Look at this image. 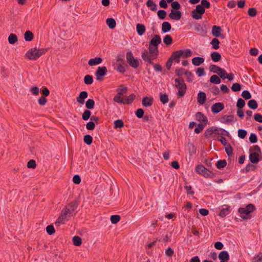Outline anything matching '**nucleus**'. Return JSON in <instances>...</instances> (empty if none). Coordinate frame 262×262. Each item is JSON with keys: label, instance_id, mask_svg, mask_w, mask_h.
<instances>
[{"label": "nucleus", "instance_id": "56", "mask_svg": "<svg viewBox=\"0 0 262 262\" xmlns=\"http://www.w3.org/2000/svg\"><path fill=\"white\" fill-rule=\"evenodd\" d=\"M83 141L85 144L90 145L93 142V138L90 135H85L83 138Z\"/></svg>", "mask_w": 262, "mask_h": 262}, {"label": "nucleus", "instance_id": "48", "mask_svg": "<svg viewBox=\"0 0 262 262\" xmlns=\"http://www.w3.org/2000/svg\"><path fill=\"white\" fill-rule=\"evenodd\" d=\"M160 101L163 104H166L169 101L168 95L166 94H162V93H160Z\"/></svg>", "mask_w": 262, "mask_h": 262}, {"label": "nucleus", "instance_id": "33", "mask_svg": "<svg viewBox=\"0 0 262 262\" xmlns=\"http://www.w3.org/2000/svg\"><path fill=\"white\" fill-rule=\"evenodd\" d=\"M257 168L256 165L249 163L242 170L243 172L247 173L250 171H254Z\"/></svg>", "mask_w": 262, "mask_h": 262}, {"label": "nucleus", "instance_id": "11", "mask_svg": "<svg viewBox=\"0 0 262 262\" xmlns=\"http://www.w3.org/2000/svg\"><path fill=\"white\" fill-rule=\"evenodd\" d=\"M224 104L222 102H216L213 104L211 107L212 112L214 114H217L224 108Z\"/></svg>", "mask_w": 262, "mask_h": 262}, {"label": "nucleus", "instance_id": "29", "mask_svg": "<svg viewBox=\"0 0 262 262\" xmlns=\"http://www.w3.org/2000/svg\"><path fill=\"white\" fill-rule=\"evenodd\" d=\"M200 8L202 7L201 8L205 12V9H208L210 7V3L207 0H202L201 1V4L197 5Z\"/></svg>", "mask_w": 262, "mask_h": 262}, {"label": "nucleus", "instance_id": "36", "mask_svg": "<svg viewBox=\"0 0 262 262\" xmlns=\"http://www.w3.org/2000/svg\"><path fill=\"white\" fill-rule=\"evenodd\" d=\"M216 130H217V127H213V126H212V127H210L208 128H207L205 133H204V136L206 138H208L209 137H210V136L212 135V134L214 132H215Z\"/></svg>", "mask_w": 262, "mask_h": 262}, {"label": "nucleus", "instance_id": "10", "mask_svg": "<svg viewBox=\"0 0 262 262\" xmlns=\"http://www.w3.org/2000/svg\"><path fill=\"white\" fill-rule=\"evenodd\" d=\"M222 29L221 27L214 25L212 28V34L215 37H221L224 38L225 36L223 34L221 33Z\"/></svg>", "mask_w": 262, "mask_h": 262}, {"label": "nucleus", "instance_id": "28", "mask_svg": "<svg viewBox=\"0 0 262 262\" xmlns=\"http://www.w3.org/2000/svg\"><path fill=\"white\" fill-rule=\"evenodd\" d=\"M204 62V59L203 57H195L192 59V63L195 66H199Z\"/></svg>", "mask_w": 262, "mask_h": 262}, {"label": "nucleus", "instance_id": "19", "mask_svg": "<svg viewBox=\"0 0 262 262\" xmlns=\"http://www.w3.org/2000/svg\"><path fill=\"white\" fill-rule=\"evenodd\" d=\"M219 258L222 261H228L230 259V256L227 251H222L219 254Z\"/></svg>", "mask_w": 262, "mask_h": 262}, {"label": "nucleus", "instance_id": "60", "mask_svg": "<svg viewBox=\"0 0 262 262\" xmlns=\"http://www.w3.org/2000/svg\"><path fill=\"white\" fill-rule=\"evenodd\" d=\"M245 105V101L242 98H239L236 103L237 109H242Z\"/></svg>", "mask_w": 262, "mask_h": 262}, {"label": "nucleus", "instance_id": "5", "mask_svg": "<svg viewBox=\"0 0 262 262\" xmlns=\"http://www.w3.org/2000/svg\"><path fill=\"white\" fill-rule=\"evenodd\" d=\"M107 73V69L106 67H98L95 73L97 80L100 81H102L104 79V77L106 75Z\"/></svg>", "mask_w": 262, "mask_h": 262}, {"label": "nucleus", "instance_id": "52", "mask_svg": "<svg viewBox=\"0 0 262 262\" xmlns=\"http://www.w3.org/2000/svg\"><path fill=\"white\" fill-rule=\"evenodd\" d=\"M184 74L186 76V80L187 82H191L193 81L194 76L191 72L186 70L185 71Z\"/></svg>", "mask_w": 262, "mask_h": 262}, {"label": "nucleus", "instance_id": "2", "mask_svg": "<svg viewBox=\"0 0 262 262\" xmlns=\"http://www.w3.org/2000/svg\"><path fill=\"white\" fill-rule=\"evenodd\" d=\"M174 81V86L178 90V96L180 98L183 97L185 95L187 90V85L185 83L184 78L183 77L176 78Z\"/></svg>", "mask_w": 262, "mask_h": 262}, {"label": "nucleus", "instance_id": "50", "mask_svg": "<svg viewBox=\"0 0 262 262\" xmlns=\"http://www.w3.org/2000/svg\"><path fill=\"white\" fill-rule=\"evenodd\" d=\"M73 245L76 246H79L82 244L81 238L78 236H74L72 239Z\"/></svg>", "mask_w": 262, "mask_h": 262}, {"label": "nucleus", "instance_id": "51", "mask_svg": "<svg viewBox=\"0 0 262 262\" xmlns=\"http://www.w3.org/2000/svg\"><path fill=\"white\" fill-rule=\"evenodd\" d=\"M95 105V101L92 99H88L85 103V107L88 110L93 109Z\"/></svg>", "mask_w": 262, "mask_h": 262}, {"label": "nucleus", "instance_id": "6", "mask_svg": "<svg viewBox=\"0 0 262 262\" xmlns=\"http://www.w3.org/2000/svg\"><path fill=\"white\" fill-rule=\"evenodd\" d=\"M126 60L127 63L132 68L136 69L139 66V61L134 57L133 54L131 52H128L126 53Z\"/></svg>", "mask_w": 262, "mask_h": 262}, {"label": "nucleus", "instance_id": "58", "mask_svg": "<svg viewBox=\"0 0 262 262\" xmlns=\"http://www.w3.org/2000/svg\"><path fill=\"white\" fill-rule=\"evenodd\" d=\"M171 10L179 11L181 9V6L180 3L178 1H174L171 4Z\"/></svg>", "mask_w": 262, "mask_h": 262}, {"label": "nucleus", "instance_id": "38", "mask_svg": "<svg viewBox=\"0 0 262 262\" xmlns=\"http://www.w3.org/2000/svg\"><path fill=\"white\" fill-rule=\"evenodd\" d=\"M106 23L108 27L111 29H114L116 26L115 20L113 18H108L106 20Z\"/></svg>", "mask_w": 262, "mask_h": 262}, {"label": "nucleus", "instance_id": "26", "mask_svg": "<svg viewBox=\"0 0 262 262\" xmlns=\"http://www.w3.org/2000/svg\"><path fill=\"white\" fill-rule=\"evenodd\" d=\"M178 51L179 53L181 52V57L183 58H188L191 56L192 54V52L189 49H187L186 50H180Z\"/></svg>", "mask_w": 262, "mask_h": 262}, {"label": "nucleus", "instance_id": "17", "mask_svg": "<svg viewBox=\"0 0 262 262\" xmlns=\"http://www.w3.org/2000/svg\"><path fill=\"white\" fill-rule=\"evenodd\" d=\"M117 61H121V62L119 63L117 66V71L121 73H124L126 71L125 67H127V66L126 64H124V60L123 59L118 58Z\"/></svg>", "mask_w": 262, "mask_h": 262}, {"label": "nucleus", "instance_id": "54", "mask_svg": "<svg viewBox=\"0 0 262 262\" xmlns=\"http://www.w3.org/2000/svg\"><path fill=\"white\" fill-rule=\"evenodd\" d=\"M91 117V112L88 110H85L82 115V118L83 120H88Z\"/></svg>", "mask_w": 262, "mask_h": 262}, {"label": "nucleus", "instance_id": "45", "mask_svg": "<svg viewBox=\"0 0 262 262\" xmlns=\"http://www.w3.org/2000/svg\"><path fill=\"white\" fill-rule=\"evenodd\" d=\"M227 165V162L226 160H220L217 161L215 164L216 167L218 169H221L224 168Z\"/></svg>", "mask_w": 262, "mask_h": 262}, {"label": "nucleus", "instance_id": "55", "mask_svg": "<svg viewBox=\"0 0 262 262\" xmlns=\"http://www.w3.org/2000/svg\"><path fill=\"white\" fill-rule=\"evenodd\" d=\"M120 216L118 214L112 215L111 216L110 220L111 223L113 224H116L119 222L120 220Z\"/></svg>", "mask_w": 262, "mask_h": 262}, {"label": "nucleus", "instance_id": "30", "mask_svg": "<svg viewBox=\"0 0 262 262\" xmlns=\"http://www.w3.org/2000/svg\"><path fill=\"white\" fill-rule=\"evenodd\" d=\"M187 150L190 156L196 153V148L192 143H188L187 145Z\"/></svg>", "mask_w": 262, "mask_h": 262}, {"label": "nucleus", "instance_id": "7", "mask_svg": "<svg viewBox=\"0 0 262 262\" xmlns=\"http://www.w3.org/2000/svg\"><path fill=\"white\" fill-rule=\"evenodd\" d=\"M196 5L195 9H193L191 11V16L192 17L196 20H199L202 18L203 14L205 13V11Z\"/></svg>", "mask_w": 262, "mask_h": 262}, {"label": "nucleus", "instance_id": "39", "mask_svg": "<svg viewBox=\"0 0 262 262\" xmlns=\"http://www.w3.org/2000/svg\"><path fill=\"white\" fill-rule=\"evenodd\" d=\"M211 59L214 62H218L221 59V54L217 52H213L211 54Z\"/></svg>", "mask_w": 262, "mask_h": 262}, {"label": "nucleus", "instance_id": "18", "mask_svg": "<svg viewBox=\"0 0 262 262\" xmlns=\"http://www.w3.org/2000/svg\"><path fill=\"white\" fill-rule=\"evenodd\" d=\"M103 59L100 57H97L94 58H91L88 61V64L90 66H94L100 64Z\"/></svg>", "mask_w": 262, "mask_h": 262}, {"label": "nucleus", "instance_id": "43", "mask_svg": "<svg viewBox=\"0 0 262 262\" xmlns=\"http://www.w3.org/2000/svg\"><path fill=\"white\" fill-rule=\"evenodd\" d=\"M220 42L216 37L213 38L210 42V44L212 45V48L214 50H217L220 48Z\"/></svg>", "mask_w": 262, "mask_h": 262}, {"label": "nucleus", "instance_id": "31", "mask_svg": "<svg viewBox=\"0 0 262 262\" xmlns=\"http://www.w3.org/2000/svg\"><path fill=\"white\" fill-rule=\"evenodd\" d=\"M145 27L144 25L141 24H138L137 25L136 31L140 36L142 35L145 33Z\"/></svg>", "mask_w": 262, "mask_h": 262}, {"label": "nucleus", "instance_id": "20", "mask_svg": "<svg viewBox=\"0 0 262 262\" xmlns=\"http://www.w3.org/2000/svg\"><path fill=\"white\" fill-rule=\"evenodd\" d=\"M259 154L256 152H253L250 154L249 159L251 163L256 164L259 161Z\"/></svg>", "mask_w": 262, "mask_h": 262}, {"label": "nucleus", "instance_id": "63", "mask_svg": "<svg viewBox=\"0 0 262 262\" xmlns=\"http://www.w3.org/2000/svg\"><path fill=\"white\" fill-rule=\"evenodd\" d=\"M46 231L49 235H52L55 232V230L53 225H50L46 227Z\"/></svg>", "mask_w": 262, "mask_h": 262}, {"label": "nucleus", "instance_id": "59", "mask_svg": "<svg viewBox=\"0 0 262 262\" xmlns=\"http://www.w3.org/2000/svg\"><path fill=\"white\" fill-rule=\"evenodd\" d=\"M247 132L246 130L243 129H239L237 131L238 137L240 138L244 139L247 136Z\"/></svg>", "mask_w": 262, "mask_h": 262}, {"label": "nucleus", "instance_id": "16", "mask_svg": "<svg viewBox=\"0 0 262 262\" xmlns=\"http://www.w3.org/2000/svg\"><path fill=\"white\" fill-rule=\"evenodd\" d=\"M161 42V38L159 35H155L154 37L149 41V46L158 47Z\"/></svg>", "mask_w": 262, "mask_h": 262}, {"label": "nucleus", "instance_id": "22", "mask_svg": "<svg viewBox=\"0 0 262 262\" xmlns=\"http://www.w3.org/2000/svg\"><path fill=\"white\" fill-rule=\"evenodd\" d=\"M198 102L200 104H203L206 101V95L205 92H200L198 94Z\"/></svg>", "mask_w": 262, "mask_h": 262}, {"label": "nucleus", "instance_id": "47", "mask_svg": "<svg viewBox=\"0 0 262 262\" xmlns=\"http://www.w3.org/2000/svg\"><path fill=\"white\" fill-rule=\"evenodd\" d=\"M8 41L9 43L13 45L17 41V37L16 35L11 33L8 37Z\"/></svg>", "mask_w": 262, "mask_h": 262}, {"label": "nucleus", "instance_id": "4", "mask_svg": "<svg viewBox=\"0 0 262 262\" xmlns=\"http://www.w3.org/2000/svg\"><path fill=\"white\" fill-rule=\"evenodd\" d=\"M147 54V56L150 59H155L159 55L158 47L149 46L148 51L145 49L141 54V57L143 54Z\"/></svg>", "mask_w": 262, "mask_h": 262}, {"label": "nucleus", "instance_id": "13", "mask_svg": "<svg viewBox=\"0 0 262 262\" xmlns=\"http://www.w3.org/2000/svg\"><path fill=\"white\" fill-rule=\"evenodd\" d=\"M169 17L173 20H180L182 17V13L180 11L171 10V12L168 14Z\"/></svg>", "mask_w": 262, "mask_h": 262}, {"label": "nucleus", "instance_id": "12", "mask_svg": "<svg viewBox=\"0 0 262 262\" xmlns=\"http://www.w3.org/2000/svg\"><path fill=\"white\" fill-rule=\"evenodd\" d=\"M195 118L196 120L201 122V123L204 124L205 125H207L209 123L207 117L202 112H197L195 114Z\"/></svg>", "mask_w": 262, "mask_h": 262}, {"label": "nucleus", "instance_id": "25", "mask_svg": "<svg viewBox=\"0 0 262 262\" xmlns=\"http://www.w3.org/2000/svg\"><path fill=\"white\" fill-rule=\"evenodd\" d=\"M78 206V203L76 201H73L69 203L68 206L66 207H68V209L69 210L70 213H72L73 211L77 209Z\"/></svg>", "mask_w": 262, "mask_h": 262}, {"label": "nucleus", "instance_id": "35", "mask_svg": "<svg viewBox=\"0 0 262 262\" xmlns=\"http://www.w3.org/2000/svg\"><path fill=\"white\" fill-rule=\"evenodd\" d=\"M24 38L26 41H31L34 38V34L30 31H27L24 34Z\"/></svg>", "mask_w": 262, "mask_h": 262}, {"label": "nucleus", "instance_id": "64", "mask_svg": "<svg viewBox=\"0 0 262 262\" xmlns=\"http://www.w3.org/2000/svg\"><path fill=\"white\" fill-rule=\"evenodd\" d=\"M252 262H262V253L259 252L253 258Z\"/></svg>", "mask_w": 262, "mask_h": 262}, {"label": "nucleus", "instance_id": "27", "mask_svg": "<svg viewBox=\"0 0 262 262\" xmlns=\"http://www.w3.org/2000/svg\"><path fill=\"white\" fill-rule=\"evenodd\" d=\"M147 7L150 8L152 11H156L157 10V5L153 0H147L146 3Z\"/></svg>", "mask_w": 262, "mask_h": 262}, {"label": "nucleus", "instance_id": "34", "mask_svg": "<svg viewBox=\"0 0 262 262\" xmlns=\"http://www.w3.org/2000/svg\"><path fill=\"white\" fill-rule=\"evenodd\" d=\"M71 213H70L69 209H68L67 207H64V208L62 210V212L60 214V216L62 217L65 221L68 219V217H70V214Z\"/></svg>", "mask_w": 262, "mask_h": 262}, {"label": "nucleus", "instance_id": "24", "mask_svg": "<svg viewBox=\"0 0 262 262\" xmlns=\"http://www.w3.org/2000/svg\"><path fill=\"white\" fill-rule=\"evenodd\" d=\"M231 211L230 207L228 205H226V208H222L220 213H219V216L221 217H225L228 214L230 213Z\"/></svg>", "mask_w": 262, "mask_h": 262}, {"label": "nucleus", "instance_id": "42", "mask_svg": "<svg viewBox=\"0 0 262 262\" xmlns=\"http://www.w3.org/2000/svg\"><path fill=\"white\" fill-rule=\"evenodd\" d=\"M248 107L252 110H255L258 107V104L255 99H251L248 102Z\"/></svg>", "mask_w": 262, "mask_h": 262}, {"label": "nucleus", "instance_id": "14", "mask_svg": "<svg viewBox=\"0 0 262 262\" xmlns=\"http://www.w3.org/2000/svg\"><path fill=\"white\" fill-rule=\"evenodd\" d=\"M88 93L86 91H82L76 98L77 102L83 104L85 102V99L88 97Z\"/></svg>", "mask_w": 262, "mask_h": 262}, {"label": "nucleus", "instance_id": "37", "mask_svg": "<svg viewBox=\"0 0 262 262\" xmlns=\"http://www.w3.org/2000/svg\"><path fill=\"white\" fill-rule=\"evenodd\" d=\"M195 30L200 32L202 36H205L207 33V31L203 29L202 26L198 23H196L195 26Z\"/></svg>", "mask_w": 262, "mask_h": 262}, {"label": "nucleus", "instance_id": "61", "mask_svg": "<svg viewBox=\"0 0 262 262\" xmlns=\"http://www.w3.org/2000/svg\"><path fill=\"white\" fill-rule=\"evenodd\" d=\"M205 125H206L203 123L198 124L196 127L194 129V133L198 134L200 133L203 130Z\"/></svg>", "mask_w": 262, "mask_h": 262}, {"label": "nucleus", "instance_id": "21", "mask_svg": "<svg viewBox=\"0 0 262 262\" xmlns=\"http://www.w3.org/2000/svg\"><path fill=\"white\" fill-rule=\"evenodd\" d=\"M234 116L233 115H224L220 119V121L225 124H228L233 121Z\"/></svg>", "mask_w": 262, "mask_h": 262}, {"label": "nucleus", "instance_id": "44", "mask_svg": "<svg viewBox=\"0 0 262 262\" xmlns=\"http://www.w3.org/2000/svg\"><path fill=\"white\" fill-rule=\"evenodd\" d=\"M118 91V94L122 96L123 94H125L127 92V88L124 86L123 85L121 84L119 85V88L117 89Z\"/></svg>", "mask_w": 262, "mask_h": 262}, {"label": "nucleus", "instance_id": "3", "mask_svg": "<svg viewBox=\"0 0 262 262\" xmlns=\"http://www.w3.org/2000/svg\"><path fill=\"white\" fill-rule=\"evenodd\" d=\"M195 171L205 178H212L215 176V173L212 171L206 168L203 164H198L195 166Z\"/></svg>", "mask_w": 262, "mask_h": 262}, {"label": "nucleus", "instance_id": "40", "mask_svg": "<svg viewBox=\"0 0 262 262\" xmlns=\"http://www.w3.org/2000/svg\"><path fill=\"white\" fill-rule=\"evenodd\" d=\"M136 98V95L134 94H131L128 96L125 97L124 101V104H130Z\"/></svg>", "mask_w": 262, "mask_h": 262}, {"label": "nucleus", "instance_id": "1", "mask_svg": "<svg viewBox=\"0 0 262 262\" xmlns=\"http://www.w3.org/2000/svg\"><path fill=\"white\" fill-rule=\"evenodd\" d=\"M48 51V48H37L34 47L30 49L26 53L25 57L29 60H36Z\"/></svg>", "mask_w": 262, "mask_h": 262}, {"label": "nucleus", "instance_id": "32", "mask_svg": "<svg viewBox=\"0 0 262 262\" xmlns=\"http://www.w3.org/2000/svg\"><path fill=\"white\" fill-rule=\"evenodd\" d=\"M171 28V26L169 22L164 21L162 24V31L164 33L169 32Z\"/></svg>", "mask_w": 262, "mask_h": 262}, {"label": "nucleus", "instance_id": "23", "mask_svg": "<svg viewBox=\"0 0 262 262\" xmlns=\"http://www.w3.org/2000/svg\"><path fill=\"white\" fill-rule=\"evenodd\" d=\"M181 52L179 53L178 51L173 52L170 58L172 59V60L177 62L179 63L180 62V58L181 57Z\"/></svg>", "mask_w": 262, "mask_h": 262}, {"label": "nucleus", "instance_id": "62", "mask_svg": "<svg viewBox=\"0 0 262 262\" xmlns=\"http://www.w3.org/2000/svg\"><path fill=\"white\" fill-rule=\"evenodd\" d=\"M166 12L164 10H160L157 12V15L160 19H164L166 16Z\"/></svg>", "mask_w": 262, "mask_h": 262}, {"label": "nucleus", "instance_id": "8", "mask_svg": "<svg viewBox=\"0 0 262 262\" xmlns=\"http://www.w3.org/2000/svg\"><path fill=\"white\" fill-rule=\"evenodd\" d=\"M255 209V207L253 204H249L246 206L245 208H239L238 211L241 214H245L246 215H248L250 213L252 212Z\"/></svg>", "mask_w": 262, "mask_h": 262}, {"label": "nucleus", "instance_id": "46", "mask_svg": "<svg viewBox=\"0 0 262 262\" xmlns=\"http://www.w3.org/2000/svg\"><path fill=\"white\" fill-rule=\"evenodd\" d=\"M94 81L93 77L90 75H86L84 77V82L85 84L89 85L93 83Z\"/></svg>", "mask_w": 262, "mask_h": 262}, {"label": "nucleus", "instance_id": "41", "mask_svg": "<svg viewBox=\"0 0 262 262\" xmlns=\"http://www.w3.org/2000/svg\"><path fill=\"white\" fill-rule=\"evenodd\" d=\"M209 81L211 83L215 84H220L221 82V78L216 75H212L210 78Z\"/></svg>", "mask_w": 262, "mask_h": 262}, {"label": "nucleus", "instance_id": "49", "mask_svg": "<svg viewBox=\"0 0 262 262\" xmlns=\"http://www.w3.org/2000/svg\"><path fill=\"white\" fill-rule=\"evenodd\" d=\"M114 128L115 129L117 128H120L124 126V124L122 120L121 119H118L117 120H115L114 122Z\"/></svg>", "mask_w": 262, "mask_h": 262}, {"label": "nucleus", "instance_id": "57", "mask_svg": "<svg viewBox=\"0 0 262 262\" xmlns=\"http://www.w3.org/2000/svg\"><path fill=\"white\" fill-rule=\"evenodd\" d=\"M221 68L215 64H210L209 66V70L210 72L217 74Z\"/></svg>", "mask_w": 262, "mask_h": 262}, {"label": "nucleus", "instance_id": "9", "mask_svg": "<svg viewBox=\"0 0 262 262\" xmlns=\"http://www.w3.org/2000/svg\"><path fill=\"white\" fill-rule=\"evenodd\" d=\"M142 59L145 62H147L149 64L153 66L154 68L156 71L158 72H162V66L160 64L154 63L152 61V60L154 59H150V58H148V57L147 56V54H145V55L143 54L142 55Z\"/></svg>", "mask_w": 262, "mask_h": 262}, {"label": "nucleus", "instance_id": "15", "mask_svg": "<svg viewBox=\"0 0 262 262\" xmlns=\"http://www.w3.org/2000/svg\"><path fill=\"white\" fill-rule=\"evenodd\" d=\"M154 99L152 97L145 96L142 98V104L144 107H149L152 105Z\"/></svg>", "mask_w": 262, "mask_h": 262}, {"label": "nucleus", "instance_id": "53", "mask_svg": "<svg viewBox=\"0 0 262 262\" xmlns=\"http://www.w3.org/2000/svg\"><path fill=\"white\" fill-rule=\"evenodd\" d=\"M163 42L166 46H169L172 43V38L170 35H166L163 38Z\"/></svg>", "mask_w": 262, "mask_h": 262}]
</instances>
